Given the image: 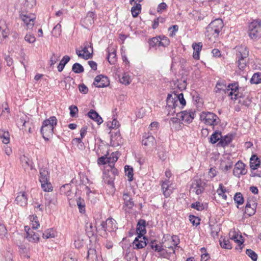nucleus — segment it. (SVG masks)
<instances>
[{
  "label": "nucleus",
  "instance_id": "obj_53",
  "mask_svg": "<svg viewBox=\"0 0 261 261\" xmlns=\"http://www.w3.org/2000/svg\"><path fill=\"white\" fill-rule=\"evenodd\" d=\"M160 46L166 47L170 43V41L169 39L165 36L161 37L160 36Z\"/></svg>",
  "mask_w": 261,
  "mask_h": 261
},
{
  "label": "nucleus",
  "instance_id": "obj_41",
  "mask_svg": "<svg viewBox=\"0 0 261 261\" xmlns=\"http://www.w3.org/2000/svg\"><path fill=\"white\" fill-rule=\"evenodd\" d=\"M41 184V188L45 192H49L53 190V187L49 180H46L44 182L43 181H40Z\"/></svg>",
  "mask_w": 261,
  "mask_h": 261
},
{
  "label": "nucleus",
  "instance_id": "obj_50",
  "mask_svg": "<svg viewBox=\"0 0 261 261\" xmlns=\"http://www.w3.org/2000/svg\"><path fill=\"white\" fill-rule=\"evenodd\" d=\"M191 207L198 211H201L204 209V205L203 204L199 201H197L193 203L191 205Z\"/></svg>",
  "mask_w": 261,
  "mask_h": 261
},
{
  "label": "nucleus",
  "instance_id": "obj_28",
  "mask_svg": "<svg viewBox=\"0 0 261 261\" xmlns=\"http://www.w3.org/2000/svg\"><path fill=\"white\" fill-rule=\"evenodd\" d=\"M149 246L152 250L157 252H162L164 250L163 245L160 244H157V242L156 240L151 241L149 243Z\"/></svg>",
  "mask_w": 261,
  "mask_h": 261
},
{
  "label": "nucleus",
  "instance_id": "obj_7",
  "mask_svg": "<svg viewBox=\"0 0 261 261\" xmlns=\"http://www.w3.org/2000/svg\"><path fill=\"white\" fill-rule=\"evenodd\" d=\"M205 182L198 177H194L192 180L190 190L197 195H200L205 190Z\"/></svg>",
  "mask_w": 261,
  "mask_h": 261
},
{
  "label": "nucleus",
  "instance_id": "obj_15",
  "mask_svg": "<svg viewBox=\"0 0 261 261\" xmlns=\"http://www.w3.org/2000/svg\"><path fill=\"white\" fill-rule=\"evenodd\" d=\"M22 20L25 23L27 29H32L34 25L35 17L32 14H24L21 16Z\"/></svg>",
  "mask_w": 261,
  "mask_h": 261
},
{
  "label": "nucleus",
  "instance_id": "obj_8",
  "mask_svg": "<svg viewBox=\"0 0 261 261\" xmlns=\"http://www.w3.org/2000/svg\"><path fill=\"white\" fill-rule=\"evenodd\" d=\"M119 155L120 153L118 151L112 152L110 155L107 152V154L98 159L97 163H115L117 161Z\"/></svg>",
  "mask_w": 261,
  "mask_h": 261
},
{
  "label": "nucleus",
  "instance_id": "obj_47",
  "mask_svg": "<svg viewBox=\"0 0 261 261\" xmlns=\"http://www.w3.org/2000/svg\"><path fill=\"white\" fill-rule=\"evenodd\" d=\"M251 84H257L261 83V73H254L250 79Z\"/></svg>",
  "mask_w": 261,
  "mask_h": 261
},
{
  "label": "nucleus",
  "instance_id": "obj_20",
  "mask_svg": "<svg viewBox=\"0 0 261 261\" xmlns=\"http://www.w3.org/2000/svg\"><path fill=\"white\" fill-rule=\"evenodd\" d=\"M88 116L96 122L99 125L103 122V120L100 116L94 110H90L87 113Z\"/></svg>",
  "mask_w": 261,
  "mask_h": 261
},
{
  "label": "nucleus",
  "instance_id": "obj_39",
  "mask_svg": "<svg viewBox=\"0 0 261 261\" xmlns=\"http://www.w3.org/2000/svg\"><path fill=\"white\" fill-rule=\"evenodd\" d=\"M238 103L246 107H249L251 103V98L248 94H247L244 98L239 99Z\"/></svg>",
  "mask_w": 261,
  "mask_h": 261
},
{
  "label": "nucleus",
  "instance_id": "obj_32",
  "mask_svg": "<svg viewBox=\"0 0 261 261\" xmlns=\"http://www.w3.org/2000/svg\"><path fill=\"white\" fill-rule=\"evenodd\" d=\"M175 96L173 97V95L172 94H168L167 97V105L169 107L175 108V107L177 106V100H175Z\"/></svg>",
  "mask_w": 261,
  "mask_h": 261
},
{
  "label": "nucleus",
  "instance_id": "obj_37",
  "mask_svg": "<svg viewBox=\"0 0 261 261\" xmlns=\"http://www.w3.org/2000/svg\"><path fill=\"white\" fill-rule=\"evenodd\" d=\"M9 133L7 131L0 129V139L4 144H8L10 141Z\"/></svg>",
  "mask_w": 261,
  "mask_h": 261
},
{
  "label": "nucleus",
  "instance_id": "obj_44",
  "mask_svg": "<svg viewBox=\"0 0 261 261\" xmlns=\"http://www.w3.org/2000/svg\"><path fill=\"white\" fill-rule=\"evenodd\" d=\"M141 11V5L140 4H137L135 6H134L131 9V12L132 16L134 17H137L140 13Z\"/></svg>",
  "mask_w": 261,
  "mask_h": 261
},
{
  "label": "nucleus",
  "instance_id": "obj_58",
  "mask_svg": "<svg viewBox=\"0 0 261 261\" xmlns=\"http://www.w3.org/2000/svg\"><path fill=\"white\" fill-rule=\"evenodd\" d=\"M189 220L193 225L198 226L200 224V219L194 215H190Z\"/></svg>",
  "mask_w": 261,
  "mask_h": 261
},
{
  "label": "nucleus",
  "instance_id": "obj_62",
  "mask_svg": "<svg viewBox=\"0 0 261 261\" xmlns=\"http://www.w3.org/2000/svg\"><path fill=\"white\" fill-rule=\"evenodd\" d=\"M107 126H109L110 128H115L119 126V123L118 121L114 119L112 122H108Z\"/></svg>",
  "mask_w": 261,
  "mask_h": 261
},
{
  "label": "nucleus",
  "instance_id": "obj_6",
  "mask_svg": "<svg viewBox=\"0 0 261 261\" xmlns=\"http://www.w3.org/2000/svg\"><path fill=\"white\" fill-rule=\"evenodd\" d=\"M200 119L206 124L213 126L217 125L220 121L215 114L210 112H202L200 115Z\"/></svg>",
  "mask_w": 261,
  "mask_h": 261
},
{
  "label": "nucleus",
  "instance_id": "obj_24",
  "mask_svg": "<svg viewBox=\"0 0 261 261\" xmlns=\"http://www.w3.org/2000/svg\"><path fill=\"white\" fill-rule=\"evenodd\" d=\"M123 199L124 200V205L128 209H132L134 205V203L133 199L128 192L124 193L123 195Z\"/></svg>",
  "mask_w": 261,
  "mask_h": 261
},
{
  "label": "nucleus",
  "instance_id": "obj_19",
  "mask_svg": "<svg viewBox=\"0 0 261 261\" xmlns=\"http://www.w3.org/2000/svg\"><path fill=\"white\" fill-rule=\"evenodd\" d=\"M146 222L145 220L140 219L137 225L136 231L138 236H144L146 233Z\"/></svg>",
  "mask_w": 261,
  "mask_h": 261
},
{
  "label": "nucleus",
  "instance_id": "obj_5",
  "mask_svg": "<svg viewBox=\"0 0 261 261\" xmlns=\"http://www.w3.org/2000/svg\"><path fill=\"white\" fill-rule=\"evenodd\" d=\"M248 34L250 38L254 41L257 40L261 36V19L252 21L248 29Z\"/></svg>",
  "mask_w": 261,
  "mask_h": 261
},
{
  "label": "nucleus",
  "instance_id": "obj_57",
  "mask_svg": "<svg viewBox=\"0 0 261 261\" xmlns=\"http://www.w3.org/2000/svg\"><path fill=\"white\" fill-rule=\"evenodd\" d=\"M247 93L243 94V93L241 92L240 90L238 91L237 92H236L233 96H231V99L236 100L237 99H243L244 97H245V95Z\"/></svg>",
  "mask_w": 261,
  "mask_h": 261
},
{
  "label": "nucleus",
  "instance_id": "obj_45",
  "mask_svg": "<svg viewBox=\"0 0 261 261\" xmlns=\"http://www.w3.org/2000/svg\"><path fill=\"white\" fill-rule=\"evenodd\" d=\"M219 242L221 247L223 248L230 249L232 248L230 242L228 239L225 238L222 240L220 239Z\"/></svg>",
  "mask_w": 261,
  "mask_h": 261
},
{
  "label": "nucleus",
  "instance_id": "obj_3",
  "mask_svg": "<svg viewBox=\"0 0 261 261\" xmlns=\"http://www.w3.org/2000/svg\"><path fill=\"white\" fill-rule=\"evenodd\" d=\"M223 27V23L221 19H217L212 21L206 28L205 35L210 38L218 37L220 32Z\"/></svg>",
  "mask_w": 261,
  "mask_h": 261
},
{
  "label": "nucleus",
  "instance_id": "obj_34",
  "mask_svg": "<svg viewBox=\"0 0 261 261\" xmlns=\"http://www.w3.org/2000/svg\"><path fill=\"white\" fill-rule=\"evenodd\" d=\"M172 244L173 246H167V247L169 249H171L173 253H175V248L177 247H179V246H177L178 244L180 242V240H179L178 237L177 236H175V235H173V236H172Z\"/></svg>",
  "mask_w": 261,
  "mask_h": 261
},
{
  "label": "nucleus",
  "instance_id": "obj_2",
  "mask_svg": "<svg viewBox=\"0 0 261 261\" xmlns=\"http://www.w3.org/2000/svg\"><path fill=\"white\" fill-rule=\"evenodd\" d=\"M57 124V119L55 116H51L42 122L40 132L45 140H48V137L54 134V129Z\"/></svg>",
  "mask_w": 261,
  "mask_h": 261
},
{
  "label": "nucleus",
  "instance_id": "obj_35",
  "mask_svg": "<svg viewBox=\"0 0 261 261\" xmlns=\"http://www.w3.org/2000/svg\"><path fill=\"white\" fill-rule=\"evenodd\" d=\"M124 171L125 175L128 177V180L132 181L133 180V168L129 165H126L124 167Z\"/></svg>",
  "mask_w": 261,
  "mask_h": 261
},
{
  "label": "nucleus",
  "instance_id": "obj_31",
  "mask_svg": "<svg viewBox=\"0 0 261 261\" xmlns=\"http://www.w3.org/2000/svg\"><path fill=\"white\" fill-rule=\"evenodd\" d=\"M96 251L94 248H89L87 252V259L88 261H97Z\"/></svg>",
  "mask_w": 261,
  "mask_h": 261
},
{
  "label": "nucleus",
  "instance_id": "obj_52",
  "mask_svg": "<svg viewBox=\"0 0 261 261\" xmlns=\"http://www.w3.org/2000/svg\"><path fill=\"white\" fill-rule=\"evenodd\" d=\"M115 220H113V219L111 218V219H108L107 220V221L106 222L105 221H102L100 225V227H101L100 228H99V230H100V229H102L105 232H106L107 230V224L108 223H113V221Z\"/></svg>",
  "mask_w": 261,
  "mask_h": 261
},
{
  "label": "nucleus",
  "instance_id": "obj_16",
  "mask_svg": "<svg viewBox=\"0 0 261 261\" xmlns=\"http://www.w3.org/2000/svg\"><path fill=\"white\" fill-rule=\"evenodd\" d=\"M16 203L21 206H25L28 203L27 195L24 192H20L18 193V195L15 199Z\"/></svg>",
  "mask_w": 261,
  "mask_h": 261
},
{
  "label": "nucleus",
  "instance_id": "obj_56",
  "mask_svg": "<svg viewBox=\"0 0 261 261\" xmlns=\"http://www.w3.org/2000/svg\"><path fill=\"white\" fill-rule=\"evenodd\" d=\"M45 205L46 207L48 208L52 207L53 205H55V203L54 202L51 198L48 195H45Z\"/></svg>",
  "mask_w": 261,
  "mask_h": 261
},
{
  "label": "nucleus",
  "instance_id": "obj_23",
  "mask_svg": "<svg viewBox=\"0 0 261 261\" xmlns=\"http://www.w3.org/2000/svg\"><path fill=\"white\" fill-rule=\"evenodd\" d=\"M232 139L233 135L231 134H228L224 137L222 136V138L217 145L219 146L225 147L231 142Z\"/></svg>",
  "mask_w": 261,
  "mask_h": 261
},
{
  "label": "nucleus",
  "instance_id": "obj_54",
  "mask_svg": "<svg viewBox=\"0 0 261 261\" xmlns=\"http://www.w3.org/2000/svg\"><path fill=\"white\" fill-rule=\"evenodd\" d=\"M61 25L58 23L57 24L53 29L52 31V34L53 36L55 37H58L60 36L61 30Z\"/></svg>",
  "mask_w": 261,
  "mask_h": 261
},
{
  "label": "nucleus",
  "instance_id": "obj_61",
  "mask_svg": "<svg viewBox=\"0 0 261 261\" xmlns=\"http://www.w3.org/2000/svg\"><path fill=\"white\" fill-rule=\"evenodd\" d=\"M70 115L72 117H76V115L78 112V109L75 106H71L69 107Z\"/></svg>",
  "mask_w": 261,
  "mask_h": 261
},
{
  "label": "nucleus",
  "instance_id": "obj_43",
  "mask_svg": "<svg viewBox=\"0 0 261 261\" xmlns=\"http://www.w3.org/2000/svg\"><path fill=\"white\" fill-rule=\"evenodd\" d=\"M42 237L45 239L53 238L55 237V231L53 228L48 229L44 232L41 233Z\"/></svg>",
  "mask_w": 261,
  "mask_h": 261
},
{
  "label": "nucleus",
  "instance_id": "obj_48",
  "mask_svg": "<svg viewBox=\"0 0 261 261\" xmlns=\"http://www.w3.org/2000/svg\"><path fill=\"white\" fill-rule=\"evenodd\" d=\"M233 199L238 205H242L244 202L242 194L240 192L236 193L234 196Z\"/></svg>",
  "mask_w": 261,
  "mask_h": 261
},
{
  "label": "nucleus",
  "instance_id": "obj_22",
  "mask_svg": "<svg viewBox=\"0 0 261 261\" xmlns=\"http://www.w3.org/2000/svg\"><path fill=\"white\" fill-rule=\"evenodd\" d=\"M256 206V205L255 202H253L251 204L250 201H247L245 206V213L249 216L253 215L255 213Z\"/></svg>",
  "mask_w": 261,
  "mask_h": 261
},
{
  "label": "nucleus",
  "instance_id": "obj_42",
  "mask_svg": "<svg viewBox=\"0 0 261 261\" xmlns=\"http://www.w3.org/2000/svg\"><path fill=\"white\" fill-rule=\"evenodd\" d=\"M76 204L81 213H85V200L80 197L77 199Z\"/></svg>",
  "mask_w": 261,
  "mask_h": 261
},
{
  "label": "nucleus",
  "instance_id": "obj_59",
  "mask_svg": "<svg viewBox=\"0 0 261 261\" xmlns=\"http://www.w3.org/2000/svg\"><path fill=\"white\" fill-rule=\"evenodd\" d=\"M242 238L241 235L234 234L231 237V239L237 243L238 245L240 246L243 244L244 241H241L239 239H242Z\"/></svg>",
  "mask_w": 261,
  "mask_h": 261
},
{
  "label": "nucleus",
  "instance_id": "obj_33",
  "mask_svg": "<svg viewBox=\"0 0 261 261\" xmlns=\"http://www.w3.org/2000/svg\"><path fill=\"white\" fill-rule=\"evenodd\" d=\"M221 138H222L221 132L216 130L211 135L210 138V142L212 144H215L218 141H220Z\"/></svg>",
  "mask_w": 261,
  "mask_h": 261
},
{
  "label": "nucleus",
  "instance_id": "obj_27",
  "mask_svg": "<svg viewBox=\"0 0 261 261\" xmlns=\"http://www.w3.org/2000/svg\"><path fill=\"white\" fill-rule=\"evenodd\" d=\"M227 88L224 81H219L215 86L214 91L215 93H220L222 91L225 93L227 92Z\"/></svg>",
  "mask_w": 261,
  "mask_h": 261
},
{
  "label": "nucleus",
  "instance_id": "obj_18",
  "mask_svg": "<svg viewBox=\"0 0 261 261\" xmlns=\"http://www.w3.org/2000/svg\"><path fill=\"white\" fill-rule=\"evenodd\" d=\"M108 53L107 59L111 64H115L117 61L116 50L114 48L108 47L106 49Z\"/></svg>",
  "mask_w": 261,
  "mask_h": 261
},
{
  "label": "nucleus",
  "instance_id": "obj_1",
  "mask_svg": "<svg viewBox=\"0 0 261 261\" xmlns=\"http://www.w3.org/2000/svg\"><path fill=\"white\" fill-rule=\"evenodd\" d=\"M103 166L102 178L104 182L115 189L114 181L116 176L118 175V171L115 167V164H102Z\"/></svg>",
  "mask_w": 261,
  "mask_h": 261
},
{
  "label": "nucleus",
  "instance_id": "obj_60",
  "mask_svg": "<svg viewBox=\"0 0 261 261\" xmlns=\"http://www.w3.org/2000/svg\"><path fill=\"white\" fill-rule=\"evenodd\" d=\"M60 57V55L56 54L55 53L53 54L52 56L50 58V66H53L58 61Z\"/></svg>",
  "mask_w": 261,
  "mask_h": 261
},
{
  "label": "nucleus",
  "instance_id": "obj_9",
  "mask_svg": "<svg viewBox=\"0 0 261 261\" xmlns=\"http://www.w3.org/2000/svg\"><path fill=\"white\" fill-rule=\"evenodd\" d=\"M176 116L181 118L184 122L189 124L195 118V111L193 110L183 111L177 113Z\"/></svg>",
  "mask_w": 261,
  "mask_h": 261
},
{
  "label": "nucleus",
  "instance_id": "obj_51",
  "mask_svg": "<svg viewBox=\"0 0 261 261\" xmlns=\"http://www.w3.org/2000/svg\"><path fill=\"white\" fill-rule=\"evenodd\" d=\"M246 253L252 259L253 261H256L257 260V254L251 249H247L246 250Z\"/></svg>",
  "mask_w": 261,
  "mask_h": 261
},
{
  "label": "nucleus",
  "instance_id": "obj_13",
  "mask_svg": "<svg viewBox=\"0 0 261 261\" xmlns=\"http://www.w3.org/2000/svg\"><path fill=\"white\" fill-rule=\"evenodd\" d=\"M142 141V145L148 147L149 148H153L155 145V140L154 137L150 134H146L143 137Z\"/></svg>",
  "mask_w": 261,
  "mask_h": 261
},
{
  "label": "nucleus",
  "instance_id": "obj_49",
  "mask_svg": "<svg viewBox=\"0 0 261 261\" xmlns=\"http://www.w3.org/2000/svg\"><path fill=\"white\" fill-rule=\"evenodd\" d=\"M72 70L75 73H81L84 72V69L80 63H76L73 65Z\"/></svg>",
  "mask_w": 261,
  "mask_h": 261
},
{
  "label": "nucleus",
  "instance_id": "obj_10",
  "mask_svg": "<svg viewBox=\"0 0 261 261\" xmlns=\"http://www.w3.org/2000/svg\"><path fill=\"white\" fill-rule=\"evenodd\" d=\"M93 84L96 87L104 88L109 85L110 81L108 77L100 74L95 77Z\"/></svg>",
  "mask_w": 261,
  "mask_h": 261
},
{
  "label": "nucleus",
  "instance_id": "obj_17",
  "mask_svg": "<svg viewBox=\"0 0 261 261\" xmlns=\"http://www.w3.org/2000/svg\"><path fill=\"white\" fill-rule=\"evenodd\" d=\"M245 167V164H235L233 170V175L237 177H240L241 175L246 174L247 170Z\"/></svg>",
  "mask_w": 261,
  "mask_h": 261
},
{
  "label": "nucleus",
  "instance_id": "obj_55",
  "mask_svg": "<svg viewBox=\"0 0 261 261\" xmlns=\"http://www.w3.org/2000/svg\"><path fill=\"white\" fill-rule=\"evenodd\" d=\"M76 53L79 57L84 59L85 60L90 59L92 57V53H88L85 55L84 53L82 54L81 53V51L77 49H76Z\"/></svg>",
  "mask_w": 261,
  "mask_h": 261
},
{
  "label": "nucleus",
  "instance_id": "obj_26",
  "mask_svg": "<svg viewBox=\"0 0 261 261\" xmlns=\"http://www.w3.org/2000/svg\"><path fill=\"white\" fill-rule=\"evenodd\" d=\"M253 176H261V164H250Z\"/></svg>",
  "mask_w": 261,
  "mask_h": 261
},
{
  "label": "nucleus",
  "instance_id": "obj_36",
  "mask_svg": "<svg viewBox=\"0 0 261 261\" xmlns=\"http://www.w3.org/2000/svg\"><path fill=\"white\" fill-rule=\"evenodd\" d=\"M70 58L69 56H64L58 66V71L61 72L63 70L65 65L70 61Z\"/></svg>",
  "mask_w": 261,
  "mask_h": 261
},
{
  "label": "nucleus",
  "instance_id": "obj_12",
  "mask_svg": "<svg viewBox=\"0 0 261 261\" xmlns=\"http://www.w3.org/2000/svg\"><path fill=\"white\" fill-rule=\"evenodd\" d=\"M95 15L93 12H88L87 15L81 20L82 25L86 29L90 27L94 22Z\"/></svg>",
  "mask_w": 261,
  "mask_h": 261
},
{
  "label": "nucleus",
  "instance_id": "obj_11",
  "mask_svg": "<svg viewBox=\"0 0 261 261\" xmlns=\"http://www.w3.org/2000/svg\"><path fill=\"white\" fill-rule=\"evenodd\" d=\"M161 189L163 195L165 197L168 198L173 192V189L171 188L172 182L168 179L161 181Z\"/></svg>",
  "mask_w": 261,
  "mask_h": 261
},
{
  "label": "nucleus",
  "instance_id": "obj_63",
  "mask_svg": "<svg viewBox=\"0 0 261 261\" xmlns=\"http://www.w3.org/2000/svg\"><path fill=\"white\" fill-rule=\"evenodd\" d=\"M31 220L33 222L32 228L34 229H37L40 225L37 220V217L36 216H33V219L31 218Z\"/></svg>",
  "mask_w": 261,
  "mask_h": 261
},
{
  "label": "nucleus",
  "instance_id": "obj_4",
  "mask_svg": "<svg viewBox=\"0 0 261 261\" xmlns=\"http://www.w3.org/2000/svg\"><path fill=\"white\" fill-rule=\"evenodd\" d=\"M236 54L238 59L237 61L238 66L240 70L244 71L246 67V58L249 55V51L245 45H241L237 47Z\"/></svg>",
  "mask_w": 261,
  "mask_h": 261
},
{
  "label": "nucleus",
  "instance_id": "obj_40",
  "mask_svg": "<svg viewBox=\"0 0 261 261\" xmlns=\"http://www.w3.org/2000/svg\"><path fill=\"white\" fill-rule=\"evenodd\" d=\"M149 47H156L160 46V36L153 37L148 41Z\"/></svg>",
  "mask_w": 261,
  "mask_h": 261
},
{
  "label": "nucleus",
  "instance_id": "obj_38",
  "mask_svg": "<svg viewBox=\"0 0 261 261\" xmlns=\"http://www.w3.org/2000/svg\"><path fill=\"white\" fill-rule=\"evenodd\" d=\"M19 248V252L20 255L27 258H30V255L28 254L29 249V248L25 246V245H21L18 246Z\"/></svg>",
  "mask_w": 261,
  "mask_h": 261
},
{
  "label": "nucleus",
  "instance_id": "obj_46",
  "mask_svg": "<svg viewBox=\"0 0 261 261\" xmlns=\"http://www.w3.org/2000/svg\"><path fill=\"white\" fill-rule=\"evenodd\" d=\"M173 95L174 96H175V98L176 99L175 100H177V101L178 100L179 101L180 105L182 106V108L186 106V101L184 98L183 93H181L177 94L176 93H174Z\"/></svg>",
  "mask_w": 261,
  "mask_h": 261
},
{
  "label": "nucleus",
  "instance_id": "obj_25",
  "mask_svg": "<svg viewBox=\"0 0 261 261\" xmlns=\"http://www.w3.org/2000/svg\"><path fill=\"white\" fill-rule=\"evenodd\" d=\"M49 172L46 167H42L40 169L39 181L44 182L46 180H49Z\"/></svg>",
  "mask_w": 261,
  "mask_h": 261
},
{
  "label": "nucleus",
  "instance_id": "obj_21",
  "mask_svg": "<svg viewBox=\"0 0 261 261\" xmlns=\"http://www.w3.org/2000/svg\"><path fill=\"white\" fill-rule=\"evenodd\" d=\"M202 44L201 42L194 43L192 44V48L194 50L193 57L195 60H199L200 58V52L201 50Z\"/></svg>",
  "mask_w": 261,
  "mask_h": 261
},
{
  "label": "nucleus",
  "instance_id": "obj_30",
  "mask_svg": "<svg viewBox=\"0 0 261 261\" xmlns=\"http://www.w3.org/2000/svg\"><path fill=\"white\" fill-rule=\"evenodd\" d=\"M27 238L30 242H38L39 241V234L33 231H27Z\"/></svg>",
  "mask_w": 261,
  "mask_h": 261
},
{
  "label": "nucleus",
  "instance_id": "obj_29",
  "mask_svg": "<svg viewBox=\"0 0 261 261\" xmlns=\"http://www.w3.org/2000/svg\"><path fill=\"white\" fill-rule=\"evenodd\" d=\"M239 90H240V89L239 88V84L237 82L229 84L227 88V92L230 91L228 95L231 96Z\"/></svg>",
  "mask_w": 261,
  "mask_h": 261
},
{
  "label": "nucleus",
  "instance_id": "obj_64",
  "mask_svg": "<svg viewBox=\"0 0 261 261\" xmlns=\"http://www.w3.org/2000/svg\"><path fill=\"white\" fill-rule=\"evenodd\" d=\"M24 39L27 42L30 43H34L36 40L34 36L31 34H27L24 37Z\"/></svg>",
  "mask_w": 261,
  "mask_h": 261
},
{
  "label": "nucleus",
  "instance_id": "obj_14",
  "mask_svg": "<svg viewBox=\"0 0 261 261\" xmlns=\"http://www.w3.org/2000/svg\"><path fill=\"white\" fill-rule=\"evenodd\" d=\"M147 239L145 236H138L133 243L134 249H139L146 246Z\"/></svg>",
  "mask_w": 261,
  "mask_h": 261
}]
</instances>
